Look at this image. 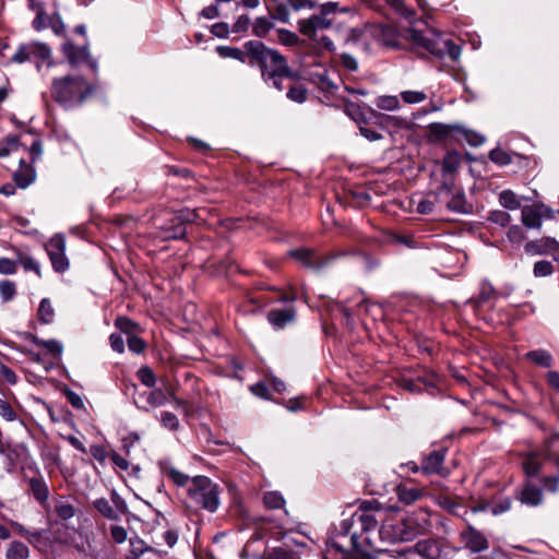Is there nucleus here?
<instances>
[{"mask_svg": "<svg viewBox=\"0 0 559 559\" xmlns=\"http://www.w3.org/2000/svg\"><path fill=\"white\" fill-rule=\"evenodd\" d=\"M416 528L404 520L385 519L376 501H365L350 519L335 527L329 540H338L359 552L358 558L371 557L370 551H385L386 545L412 540Z\"/></svg>", "mask_w": 559, "mask_h": 559, "instance_id": "nucleus-1", "label": "nucleus"}, {"mask_svg": "<svg viewBox=\"0 0 559 559\" xmlns=\"http://www.w3.org/2000/svg\"><path fill=\"white\" fill-rule=\"evenodd\" d=\"M248 55V63L258 66L263 81L278 91L286 86L285 80L294 79V71L287 60L277 50L266 47L260 40H249L243 46Z\"/></svg>", "mask_w": 559, "mask_h": 559, "instance_id": "nucleus-2", "label": "nucleus"}, {"mask_svg": "<svg viewBox=\"0 0 559 559\" xmlns=\"http://www.w3.org/2000/svg\"><path fill=\"white\" fill-rule=\"evenodd\" d=\"M545 454L527 452L523 455L522 467L527 476H536L545 463L554 465L558 476H546L543 478L544 488L550 492L558 491L559 484V432L551 435L545 440Z\"/></svg>", "mask_w": 559, "mask_h": 559, "instance_id": "nucleus-3", "label": "nucleus"}, {"mask_svg": "<svg viewBox=\"0 0 559 559\" xmlns=\"http://www.w3.org/2000/svg\"><path fill=\"white\" fill-rule=\"evenodd\" d=\"M52 98L64 108L82 105L94 92V85L81 75H66L51 83Z\"/></svg>", "mask_w": 559, "mask_h": 559, "instance_id": "nucleus-4", "label": "nucleus"}, {"mask_svg": "<svg viewBox=\"0 0 559 559\" xmlns=\"http://www.w3.org/2000/svg\"><path fill=\"white\" fill-rule=\"evenodd\" d=\"M405 38L414 48L425 49L438 58L449 56L455 61L461 55V48L450 39L437 35L429 36L413 27L405 29Z\"/></svg>", "mask_w": 559, "mask_h": 559, "instance_id": "nucleus-5", "label": "nucleus"}, {"mask_svg": "<svg viewBox=\"0 0 559 559\" xmlns=\"http://www.w3.org/2000/svg\"><path fill=\"white\" fill-rule=\"evenodd\" d=\"M190 500L209 512L219 506V489L209 477L195 476L188 489Z\"/></svg>", "mask_w": 559, "mask_h": 559, "instance_id": "nucleus-6", "label": "nucleus"}, {"mask_svg": "<svg viewBox=\"0 0 559 559\" xmlns=\"http://www.w3.org/2000/svg\"><path fill=\"white\" fill-rule=\"evenodd\" d=\"M336 12L337 3L326 2L321 4L319 13H314L308 19L299 20V32L310 39H314L319 31L328 29L332 26Z\"/></svg>", "mask_w": 559, "mask_h": 559, "instance_id": "nucleus-7", "label": "nucleus"}, {"mask_svg": "<svg viewBox=\"0 0 559 559\" xmlns=\"http://www.w3.org/2000/svg\"><path fill=\"white\" fill-rule=\"evenodd\" d=\"M345 253H330V254H320L316 250L310 248H299L294 249L288 252V255L297 260L299 263H301L305 267L319 271L322 267L329 265L331 262H333L335 259H337L341 255H344Z\"/></svg>", "mask_w": 559, "mask_h": 559, "instance_id": "nucleus-8", "label": "nucleus"}, {"mask_svg": "<svg viewBox=\"0 0 559 559\" xmlns=\"http://www.w3.org/2000/svg\"><path fill=\"white\" fill-rule=\"evenodd\" d=\"M51 49L48 45L39 41L22 44L12 56V61L23 63L25 61H36L39 69V61H48L50 64Z\"/></svg>", "mask_w": 559, "mask_h": 559, "instance_id": "nucleus-9", "label": "nucleus"}, {"mask_svg": "<svg viewBox=\"0 0 559 559\" xmlns=\"http://www.w3.org/2000/svg\"><path fill=\"white\" fill-rule=\"evenodd\" d=\"M46 251L56 272L63 273L69 269L66 257V239L62 235H55L46 245Z\"/></svg>", "mask_w": 559, "mask_h": 559, "instance_id": "nucleus-10", "label": "nucleus"}, {"mask_svg": "<svg viewBox=\"0 0 559 559\" xmlns=\"http://www.w3.org/2000/svg\"><path fill=\"white\" fill-rule=\"evenodd\" d=\"M403 556L418 554L423 559H447L439 542L427 539L418 542L414 547H407L400 552Z\"/></svg>", "mask_w": 559, "mask_h": 559, "instance_id": "nucleus-11", "label": "nucleus"}, {"mask_svg": "<svg viewBox=\"0 0 559 559\" xmlns=\"http://www.w3.org/2000/svg\"><path fill=\"white\" fill-rule=\"evenodd\" d=\"M445 449L433 450L423 459L420 471L425 475L437 474L445 477L449 471L444 467Z\"/></svg>", "mask_w": 559, "mask_h": 559, "instance_id": "nucleus-12", "label": "nucleus"}, {"mask_svg": "<svg viewBox=\"0 0 559 559\" xmlns=\"http://www.w3.org/2000/svg\"><path fill=\"white\" fill-rule=\"evenodd\" d=\"M197 217V214L194 212L181 211L174 215L171 223L173 225L169 227H166L164 225H160L159 227L165 230L166 238L169 239H181L186 236V223H191Z\"/></svg>", "mask_w": 559, "mask_h": 559, "instance_id": "nucleus-13", "label": "nucleus"}, {"mask_svg": "<svg viewBox=\"0 0 559 559\" xmlns=\"http://www.w3.org/2000/svg\"><path fill=\"white\" fill-rule=\"evenodd\" d=\"M62 52L71 66H79L86 62L93 70H96V62L91 60L86 47H76L72 41L67 40L62 45Z\"/></svg>", "mask_w": 559, "mask_h": 559, "instance_id": "nucleus-14", "label": "nucleus"}, {"mask_svg": "<svg viewBox=\"0 0 559 559\" xmlns=\"http://www.w3.org/2000/svg\"><path fill=\"white\" fill-rule=\"evenodd\" d=\"M461 537L472 552H480L488 548V540L484 534L472 525H467L466 530L461 533Z\"/></svg>", "mask_w": 559, "mask_h": 559, "instance_id": "nucleus-15", "label": "nucleus"}, {"mask_svg": "<svg viewBox=\"0 0 559 559\" xmlns=\"http://www.w3.org/2000/svg\"><path fill=\"white\" fill-rule=\"evenodd\" d=\"M525 252L527 254H556L559 253V242L555 238L545 237L538 240L525 243Z\"/></svg>", "mask_w": 559, "mask_h": 559, "instance_id": "nucleus-16", "label": "nucleus"}, {"mask_svg": "<svg viewBox=\"0 0 559 559\" xmlns=\"http://www.w3.org/2000/svg\"><path fill=\"white\" fill-rule=\"evenodd\" d=\"M296 314L297 312L294 306H289L285 309H273L267 312V321L275 329H284L287 324L295 321Z\"/></svg>", "mask_w": 559, "mask_h": 559, "instance_id": "nucleus-17", "label": "nucleus"}, {"mask_svg": "<svg viewBox=\"0 0 559 559\" xmlns=\"http://www.w3.org/2000/svg\"><path fill=\"white\" fill-rule=\"evenodd\" d=\"M543 206L533 204L522 209V223L527 228H539L542 226Z\"/></svg>", "mask_w": 559, "mask_h": 559, "instance_id": "nucleus-18", "label": "nucleus"}, {"mask_svg": "<svg viewBox=\"0 0 559 559\" xmlns=\"http://www.w3.org/2000/svg\"><path fill=\"white\" fill-rule=\"evenodd\" d=\"M519 499L523 504L537 507L543 501V493L539 488L531 483H526L523 489L519 492Z\"/></svg>", "mask_w": 559, "mask_h": 559, "instance_id": "nucleus-19", "label": "nucleus"}, {"mask_svg": "<svg viewBox=\"0 0 559 559\" xmlns=\"http://www.w3.org/2000/svg\"><path fill=\"white\" fill-rule=\"evenodd\" d=\"M442 201L445 202L447 207L452 212L466 214L471 211V205L466 202L465 193L462 189Z\"/></svg>", "mask_w": 559, "mask_h": 559, "instance_id": "nucleus-20", "label": "nucleus"}, {"mask_svg": "<svg viewBox=\"0 0 559 559\" xmlns=\"http://www.w3.org/2000/svg\"><path fill=\"white\" fill-rule=\"evenodd\" d=\"M13 180L19 188L25 189L35 180V171L20 159V168L14 173Z\"/></svg>", "mask_w": 559, "mask_h": 559, "instance_id": "nucleus-21", "label": "nucleus"}, {"mask_svg": "<svg viewBox=\"0 0 559 559\" xmlns=\"http://www.w3.org/2000/svg\"><path fill=\"white\" fill-rule=\"evenodd\" d=\"M461 130L457 124L450 126L440 122H433L428 126V136L431 141L445 140L452 131Z\"/></svg>", "mask_w": 559, "mask_h": 559, "instance_id": "nucleus-22", "label": "nucleus"}, {"mask_svg": "<svg viewBox=\"0 0 559 559\" xmlns=\"http://www.w3.org/2000/svg\"><path fill=\"white\" fill-rule=\"evenodd\" d=\"M28 486L29 491L38 502L44 503L47 501L49 497V489L43 476L29 478Z\"/></svg>", "mask_w": 559, "mask_h": 559, "instance_id": "nucleus-23", "label": "nucleus"}, {"mask_svg": "<svg viewBox=\"0 0 559 559\" xmlns=\"http://www.w3.org/2000/svg\"><path fill=\"white\" fill-rule=\"evenodd\" d=\"M296 76L297 75L294 72V79L286 80L288 87L286 96L288 99L301 104L307 100L308 91L304 84L296 81Z\"/></svg>", "mask_w": 559, "mask_h": 559, "instance_id": "nucleus-24", "label": "nucleus"}, {"mask_svg": "<svg viewBox=\"0 0 559 559\" xmlns=\"http://www.w3.org/2000/svg\"><path fill=\"white\" fill-rule=\"evenodd\" d=\"M323 559H348L346 545L338 540H328Z\"/></svg>", "mask_w": 559, "mask_h": 559, "instance_id": "nucleus-25", "label": "nucleus"}, {"mask_svg": "<svg viewBox=\"0 0 559 559\" xmlns=\"http://www.w3.org/2000/svg\"><path fill=\"white\" fill-rule=\"evenodd\" d=\"M130 557H135L139 559L140 557L144 556L145 554H150L155 558L160 557V552L152 547H148L145 545V543L140 538H131L130 539Z\"/></svg>", "mask_w": 559, "mask_h": 559, "instance_id": "nucleus-26", "label": "nucleus"}, {"mask_svg": "<svg viewBox=\"0 0 559 559\" xmlns=\"http://www.w3.org/2000/svg\"><path fill=\"white\" fill-rule=\"evenodd\" d=\"M29 549L28 547L17 540L9 544L5 551V559H28Z\"/></svg>", "mask_w": 559, "mask_h": 559, "instance_id": "nucleus-27", "label": "nucleus"}, {"mask_svg": "<svg viewBox=\"0 0 559 559\" xmlns=\"http://www.w3.org/2000/svg\"><path fill=\"white\" fill-rule=\"evenodd\" d=\"M216 52L222 58H231L236 59L240 62H248L249 58L246 49L242 51L239 48L230 47V46H217Z\"/></svg>", "mask_w": 559, "mask_h": 559, "instance_id": "nucleus-28", "label": "nucleus"}, {"mask_svg": "<svg viewBox=\"0 0 559 559\" xmlns=\"http://www.w3.org/2000/svg\"><path fill=\"white\" fill-rule=\"evenodd\" d=\"M526 358L540 367L548 368L552 365V356L545 349L531 350L526 354Z\"/></svg>", "mask_w": 559, "mask_h": 559, "instance_id": "nucleus-29", "label": "nucleus"}, {"mask_svg": "<svg viewBox=\"0 0 559 559\" xmlns=\"http://www.w3.org/2000/svg\"><path fill=\"white\" fill-rule=\"evenodd\" d=\"M38 320L44 324H49L53 321L55 310L51 301L48 298H44L38 307L37 311Z\"/></svg>", "mask_w": 559, "mask_h": 559, "instance_id": "nucleus-30", "label": "nucleus"}, {"mask_svg": "<svg viewBox=\"0 0 559 559\" xmlns=\"http://www.w3.org/2000/svg\"><path fill=\"white\" fill-rule=\"evenodd\" d=\"M461 164V156L456 152H449L444 156L442 160V175L452 176L455 173Z\"/></svg>", "mask_w": 559, "mask_h": 559, "instance_id": "nucleus-31", "label": "nucleus"}, {"mask_svg": "<svg viewBox=\"0 0 559 559\" xmlns=\"http://www.w3.org/2000/svg\"><path fill=\"white\" fill-rule=\"evenodd\" d=\"M262 559H300L298 552L285 547H276L267 550Z\"/></svg>", "mask_w": 559, "mask_h": 559, "instance_id": "nucleus-32", "label": "nucleus"}, {"mask_svg": "<svg viewBox=\"0 0 559 559\" xmlns=\"http://www.w3.org/2000/svg\"><path fill=\"white\" fill-rule=\"evenodd\" d=\"M162 472L169 477L175 484L179 486H185L188 484L189 477L188 475L179 472L175 467L170 466L167 463H160Z\"/></svg>", "mask_w": 559, "mask_h": 559, "instance_id": "nucleus-33", "label": "nucleus"}, {"mask_svg": "<svg viewBox=\"0 0 559 559\" xmlns=\"http://www.w3.org/2000/svg\"><path fill=\"white\" fill-rule=\"evenodd\" d=\"M312 81L323 92H333L334 90H336V85L328 76L326 70L313 73Z\"/></svg>", "mask_w": 559, "mask_h": 559, "instance_id": "nucleus-34", "label": "nucleus"}, {"mask_svg": "<svg viewBox=\"0 0 559 559\" xmlns=\"http://www.w3.org/2000/svg\"><path fill=\"white\" fill-rule=\"evenodd\" d=\"M94 508L108 520H119L118 513L110 506L109 501L105 498H99L94 501Z\"/></svg>", "mask_w": 559, "mask_h": 559, "instance_id": "nucleus-35", "label": "nucleus"}, {"mask_svg": "<svg viewBox=\"0 0 559 559\" xmlns=\"http://www.w3.org/2000/svg\"><path fill=\"white\" fill-rule=\"evenodd\" d=\"M33 342L35 345L47 349L55 357H59L62 354L63 346L57 340L45 341V340H40V338L34 336Z\"/></svg>", "mask_w": 559, "mask_h": 559, "instance_id": "nucleus-36", "label": "nucleus"}, {"mask_svg": "<svg viewBox=\"0 0 559 559\" xmlns=\"http://www.w3.org/2000/svg\"><path fill=\"white\" fill-rule=\"evenodd\" d=\"M499 202L504 209L508 210H516L521 205L516 194L511 190H503L499 194Z\"/></svg>", "mask_w": 559, "mask_h": 559, "instance_id": "nucleus-37", "label": "nucleus"}, {"mask_svg": "<svg viewBox=\"0 0 559 559\" xmlns=\"http://www.w3.org/2000/svg\"><path fill=\"white\" fill-rule=\"evenodd\" d=\"M397 497L401 502L411 504L421 497V492L417 488L399 487Z\"/></svg>", "mask_w": 559, "mask_h": 559, "instance_id": "nucleus-38", "label": "nucleus"}, {"mask_svg": "<svg viewBox=\"0 0 559 559\" xmlns=\"http://www.w3.org/2000/svg\"><path fill=\"white\" fill-rule=\"evenodd\" d=\"M461 188H457L454 183V179L450 175H442V186L438 192V198L441 200L450 197L452 193L459 191Z\"/></svg>", "mask_w": 559, "mask_h": 559, "instance_id": "nucleus-39", "label": "nucleus"}, {"mask_svg": "<svg viewBox=\"0 0 559 559\" xmlns=\"http://www.w3.org/2000/svg\"><path fill=\"white\" fill-rule=\"evenodd\" d=\"M20 146L16 135H8L0 142V157H4L16 151Z\"/></svg>", "mask_w": 559, "mask_h": 559, "instance_id": "nucleus-40", "label": "nucleus"}, {"mask_svg": "<svg viewBox=\"0 0 559 559\" xmlns=\"http://www.w3.org/2000/svg\"><path fill=\"white\" fill-rule=\"evenodd\" d=\"M263 503L267 509H280L284 507L285 500L281 493L269 491L263 496Z\"/></svg>", "mask_w": 559, "mask_h": 559, "instance_id": "nucleus-41", "label": "nucleus"}, {"mask_svg": "<svg viewBox=\"0 0 559 559\" xmlns=\"http://www.w3.org/2000/svg\"><path fill=\"white\" fill-rule=\"evenodd\" d=\"M376 105L379 109L393 111L400 108V100L396 96H379L376 100Z\"/></svg>", "mask_w": 559, "mask_h": 559, "instance_id": "nucleus-42", "label": "nucleus"}, {"mask_svg": "<svg viewBox=\"0 0 559 559\" xmlns=\"http://www.w3.org/2000/svg\"><path fill=\"white\" fill-rule=\"evenodd\" d=\"M167 402V395L162 389H155L146 393V403L152 407L163 406Z\"/></svg>", "mask_w": 559, "mask_h": 559, "instance_id": "nucleus-43", "label": "nucleus"}, {"mask_svg": "<svg viewBox=\"0 0 559 559\" xmlns=\"http://www.w3.org/2000/svg\"><path fill=\"white\" fill-rule=\"evenodd\" d=\"M496 293L493 287L488 283H483L480 286L479 294L475 299V306L480 307L481 305L490 301L495 297Z\"/></svg>", "mask_w": 559, "mask_h": 559, "instance_id": "nucleus-44", "label": "nucleus"}, {"mask_svg": "<svg viewBox=\"0 0 559 559\" xmlns=\"http://www.w3.org/2000/svg\"><path fill=\"white\" fill-rule=\"evenodd\" d=\"M555 271L554 264L550 261L540 260L535 262L533 274L536 277L550 276Z\"/></svg>", "mask_w": 559, "mask_h": 559, "instance_id": "nucleus-45", "label": "nucleus"}, {"mask_svg": "<svg viewBox=\"0 0 559 559\" xmlns=\"http://www.w3.org/2000/svg\"><path fill=\"white\" fill-rule=\"evenodd\" d=\"M16 294L15 283L9 280L0 282V296L3 302H8L14 298Z\"/></svg>", "mask_w": 559, "mask_h": 559, "instance_id": "nucleus-46", "label": "nucleus"}, {"mask_svg": "<svg viewBox=\"0 0 559 559\" xmlns=\"http://www.w3.org/2000/svg\"><path fill=\"white\" fill-rule=\"evenodd\" d=\"M272 27L273 23L269 19L258 17L253 24L252 32L257 37H265Z\"/></svg>", "mask_w": 559, "mask_h": 559, "instance_id": "nucleus-47", "label": "nucleus"}, {"mask_svg": "<svg viewBox=\"0 0 559 559\" xmlns=\"http://www.w3.org/2000/svg\"><path fill=\"white\" fill-rule=\"evenodd\" d=\"M55 509L57 515L64 521L75 515V508L68 501H58Z\"/></svg>", "mask_w": 559, "mask_h": 559, "instance_id": "nucleus-48", "label": "nucleus"}, {"mask_svg": "<svg viewBox=\"0 0 559 559\" xmlns=\"http://www.w3.org/2000/svg\"><path fill=\"white\" fill-rule=\"evenodd\" d=\"M138 379L147 388H153L156 383V377L153 370L147 367H141L136 372Z\"/></svg>", "mask_w": 559, "mask_h": 559, "instance_id": "nucleus-49", "label": "nucleus"}, {"mask_svg": "<svg viewBox=\"0 0 559 559\" xmlns=\"http://www.w3.org/2000/svg\"><path fill=\"white\" fill-rule=\"evenodd\" d=\"M115 325L117 329H119L121 332L128 334L129 336L136 330L138 325L131 321L127 317H118L115 320Z\"/></svg>", "mask_w": 559, "mask_h": 559, "instance_id": "nucleus-50", "label": "nucleus"}, {"mask_svg": "<svg viewBox=\"0 0 559 559\" xmlns=\"http://www.w3.org/2000/svg\"><path fill=\"white\" fill-rule=\"evenodd\" d=\"M401 98L407 104H419L427 98V95L420 91H403Z\"/></svg>", "mask_w": 559, "mask_h": 559, "instance_id": "nucleus-51", "label": "nucleus"}, {"mask_svg": "<svg viewBox=\"0 0 559 559\" xmlns=\"http://www.w3.org/2000/svg\"><path fill=\"white\" fill-rule=\"evenodd\" d=\"M488 219L500 226H507L511 221V216L504 211L497 210L489 213Z\"/></svg>", "mask_w": 559, "mask_h": 559, "instance_id": "nucleus-52", "label": "nucleus"}, {"mask_svg": "<svg viewBox=\"0 0 559 559\" xmlns=\"http://www.w3.org/2000/svg\"><path fill=\"white\" fill-rule=\"evenodd\" d=\"M489 158L491 162L498 165H508L511 163V157L508 153L500 148H495L489 153Z\"/></svg>", "mask_w": 559, "mask_h": 559, "instance_id": "nucleus-53", "label": "nucleus"}, {"mask_svg": "<svg viewBox=\"0 0 559 559\" xmlns=\"http://www.w3.org/2000/svg\"><path fill=\"white\" fill-rule=\"evenodd\" d=\"M11 526L20 536L26 538L29 543H33L34 539H38L40 537V534L38 532L31 533L25 526L17 522H11Z\"/></svg>", "mask_w": 559, "mask_h": 559, "instance_id": "nucleus-54", "label": "nucleus"}, {"mask_svg": "<svg viewBox=\"0 0 559 559\" xmlns=\"http://www.w3.org/2000/svg\"><path fill=\"white\" fill-rule=\"evenodd\" d=\"M162 425L170 430H177L179 427V420L176 415L169 412H163L160 414Z\"/></svg>", "mask_w": 559, "mask_h": 559, "instance_id": "nucleus-55", "label": "nucleus"}, {"mask_svg": "<svg viewBox=\"0 0 559 559\" xmlns=\"http://www.w3.org/2000/svg\"><path fill=\"white\" fill-rule=\"evenodd\" d=\"M457 132L462 133L465 138V140L473 146L481 145L485 141V138L474 131L465 130L461 127V130H457Z\"/></svg>", "mask_w": 559, "mask_h": 559, "instance_id": "nucleus-56", "label": "nucleus"}, {"mask_svg": "<svg viewBox=\"0 0 559 559\" xmlns=\"http://www.w3.org/2000/svg\"><path fill=\"white\" fill-rule=\"evenodd\" d=\"M278 40L286 46H294L298 43V36L289 31L280 29L278 31Z\"/></svg>", "mask_w": 559, "mask_h": 559, "instance_id": "nucleus-57", "label": "nucleus"}, {"mask_svg": "<svg viewBox=\"0 0 559 559\" xmlns=\"http://www.w3.org/2000/svg\"><path fill=\"white\" fill-rule=\"evenodd\" d=\"M49 26L56 35H63L66 31V25L59 14L50 16Z\"/></svg>", "mask_w": 559, "mask_h": 559, "instance_id": "nucleus-58", "label": "nucleus"}, {"mask_svg": "<svg viewBox=\"0 0 559 559\" xmlns=\"http://www.w3.org/2000/svg\"><path fill=\"white\" fill-rule=\"evenodd\" d=\"M127 343L129 349L135 354L142 353L145 348L144 341L135 335H130L127 340Z\"/></svg>", "mask_w": 559, "mask_h": 559, "instance_id": "nucleus-59", "label": "nucleus"}, {"mask_svg": "<svg viewBox=\"0 0 559 559\" xmlns=\"http://www.w3.org/2000/svg\"><path fill=\"white\" fill-rule=\"evenodd\" d=\"M19 262L26 271H34L38 275L40 274L39 263L33 258L28 255H22L20 257Z\"/></svg>", "mask_w": 559, "mask_h": 559, "instance_id": "nucleus-60", "label": "nucleus"}, {"mask_svg": "<svg viewBox=\"0 0 559 559\" xmlns=\"http://www.w3.org/2000/svg\"><path fill=\"white\" fill-rule=\"evenodd\" d=\"M0 416L9 421L14 420L16 417V414L11 405L4 400H0Z\"/></svg>", "mask_w": 559, "mask_h": 559, "instance_id": "nucleus-61", "label": "nucleus"}, {"mask_svg": "<svg viewBox=\"0 0 559 559\" xmlns=\"http://www.w3.org/2000/svg\"><path fill=\"white\" fill-rule=\"evenodd\" d=\"M16 272V264L8 258H0V274L11 275Z\"/></svg>", "mask_w": 559, "mask_h": 559, "instance_id": "nucleus-62", "label": "nucleus"}, {"mask_svg": "<svg viewBox=\"0 0 559 559\" xmlns=\"http://www.w3.org/2000/svg\"><path fill=\"white\" fill-rule=\"evenodd\" d=\"M110 535L112 539L118 544H121L127 539V531L120 525H112L110 527Z\"/></svg>", "mask_w": 559, "mask_h": 559, "instance_id": "nucleus-63", "label": "nucleus"}, {"mask_svg": "<svg viewBox=\"0 0 559 559\" xmlns=\"http://www.w3.org/2000/svg\"><path fill=\"white\" fill-rule=\"evenodd\" d=\"M341 63L348 71H356L358 69L357 60L349 53L341 55Z\"/></svg>", "mask_w": 559, "mask_h": 559, "instance_id": "nucleus-64", "label": "nucleus"}]
</instances>
